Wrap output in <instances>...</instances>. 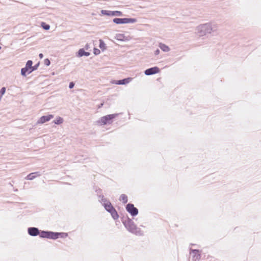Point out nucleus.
<instances>
[{
	"label": "nucleus",
	"instance_id": "f257e3e1",
	"mask_svg": "<svg viewBox=\"0 0 261 261\" xmlns=\"http://www.w3.org/2000/svg\"><path fill=\"white\" fill-rule=\"evenodd\" d=\"M121 219L122 223L128 231L137 235L141 234L140 229L137 227L134 221L127 215L122 217Z\"/></svg>",
	"mask_w": 261,
	"mask_h": 261
},
{
	"label": "nucleus",
	"instance_id": "f03ea898",
	"mask_svg": "<svg viewBox=\"0 0 261 261\" xmlns=\"http://www.w3.org/2000/svg\"><path fill=\"white\" fill-rule=\"evenodd\" d=\"M68 236L66 232H54L47 230H41L40 237L48 239L56 240L59 238H65Z\"/></svg>",
	"mask_w": 261,
	"mask_h": 261
},
{
	"label": "nucleus",
	"instance_id": "7ed1b4c3",
	"mask_svg": "<svg viewBox=\"0 0 261 261\" xmlns=\"http://www.w3.org/2000/svg\"><path fill=\"white\" fill-rule=\"evenodd\" d=\"M216 30L215 27H213L210 23L201 24L197 27L198 34L199 36H203L207 34H210L212 31Z\"/></svg>",
	"mask_w": 261,
	"mask_h": 261
},
{
	"label": "nucleus",
	"instance_id": "20e7f679",
	"mask_svg": "<svg viewBox=\"0 0 261 261\" xmlns=\"http://www.w3.org/2000/svg\"><path fill=\"white\" fill-rule=\"evenodd\" d=\"M118 115V114L107 115L101 117L97 121V123L100 125L110 124L113 122V120Z\"/></svg>",
	"mask_w": 261,
	"mask_h": 261
},
{
	"label": "nucleus",
	"instance_id": "39448f33",
	"mask_svg": "<svg viewBox=\"0 0 261 261\" xmlns=\"http://www.w3.org/2000/svg\"><path fill=\"white\" fill-rule=\"evenodd\" d=\"M105 210L111 214L112 217L114 220H117L119 218V215L115 208V207L112 205L111 202H107V203H104L102 204Z\"/></svg>",
	"mask_w": 261,
	"mask_h": 261
},
{
	"label": "nucleus",
	"instance_id": "423d86ee",
	"mask_svg": "<svg viewBox=\"0 0 261 261\" xmlns=\"http://www.w3.org/2000/svg\"><path fill=\"white\" fill-rule=\"evenodd\" d=\"M31 64H33V61L32 60H28L27 62L25 67L22 68L21 69V74L22 76L25 77L28 74L33 72L31 68Z\"/></svg>",
	"mask_w": 261,
	"mask_h": 261
},
{
	"label": "nucleus",
	"instance_id": "0eeeda50",
	"mask_svg": "<svg viewBox=\"0 0 261 261\" xmlns=\"http://www.w3.org/2000/svg\"><path fill=\"white\" fill-rule=\"evenodd\" d=\"M126 211L132 216L135 217L139 213L138 209L133 203H128L125 207Z\"/></svg>",
	"mask_w": 261,
	"mask_h": 261
},
{
	"label": "nucleus",
	"instance_id": "6e6552de",
	"mask_svg": "<svg viewBox=\"0 0 261 261\" xmlns=\"http://www.w3.org/2000/svg\"><path fill=\"white\" fill-rule=\"evenodd\" d=\"M41 230L35 227H30L28 228V234L32 237H36L40 235Z\"/></svg>",
	"mask_w": 261,
	"mask_h": 261
},
{
	"label": "nucleus",
	"instance_id": "1a4fd4ad",
	"mask_svg": "<svg viewBox=\"0 0 261 261\" xmlns=\"http://www.w3.org/2000/svg\"><path fill=\"white\" fill-rule=\"evenodd\" d=\"M160 71V68L157 66H154L146 69L144 71V73L146 75H151L158 73Z\"/></svg>",
	"mask_w": 261,
	"mask_h": 261
},
{
	"label": "nucleus",
	"instance_id": "9d476101",
	"mask_svg": "<svg viewBox=\"0 0 261 261\" xmlns=\"http://www.w3.org/2000/svg\"><path fill=\"white\" fill-rule=\"evenodd\" d=\"M190 253L192 254V259L193 260H199L200 259L201 255L199 253V250L190 248Z\"/></svg>",
	"mask_w": 261,
	"mask_h": 261
},
{
	"label": "nucleus",
	"instance_id": "9b49d317",
	"mask_svg": "<svg viewBox=\"0 0 261 261\" xmlns=\"http://www.w3.org/2000/svg\"><path fill=\"white\" fill-rule=\"evenodd\" d=\"M53 117H54V115H51V114L42 116L38 120L37 123L43 124L45 122L49 121Z\"/></svg>",
	"mask_w": 261,
	"mask_h": 261
},
{
	"label": "nucleus",
	"instance_id": "f8f14e48",
	"mask_svg": "<svg viewBox=\"0 0 261 261\" xmlns=\"http://www.w3.org/2000/svg\"><path fill=\"white\" fill-rule=\"evenodd\" d=\"M90 55V53L86 51L84 48H80L77 53L76 56L78 57H82L84 56L88 57Z\"/></svg>",
	"mask_w": 261,
	"mask_h": 261
},
{
	"label": "nucleus",
	"instance_id": "ddd939ff",
	"mask_svg": "<svg viewBox=\"0 0 261 261\" xmlns=\"http://www.w3.org/2000/svg\"><path fill=\"white\" fill-rule=\"evenodd\" d=\"M131 81V78H125L122 80H118L116 81V84L117 85H125L128 84Z\"/></svg>",
	"mask_w": 261,
	"mask_h": 261
},
{
	"label": "nucleus",
	"instance_id": "4468645a",
	"mask_svg": "<svg viewBox=\"0 0 261 261\" xmlns=\"http://www.w3.org/2000/svg\"><path fill=\"white\" fill-rule=\"evenodd\" d=\"M40 174L39 172H35L33 173H30L26 177V179L28 180H33L36 176H40Z\"/></svg>",
	"mask_w": 261,
	"mask_h": 261
},
{
	"label": "nucleus",
	"instance_id": "2eb2a0df",
	"mask_svg": "<svg viewBox=\"0 0 261 261\" xmlns=\"http://www.w3.org/2000/svg\"><path fill=\"white\" fill-rule=\"evenodd\" d=\"M137 21V19L135 18H124V24L133 23Z\"/></svg>",
	"mask_w": 261,
	"mask_h": 261
},
{
	"label": "nucleus",
	"instance_id": "dca6fc26",
	"mask_svg": "<svg viewBox=\"0 0 261 261\" xmlns=\"http://www.w3.org/2000/svg\"><path fill=\"white\" fill-rule=\"evenodd\" d=\"M113 22L117 24H124V18H115Z\"/></svg>",
	"mask_w": 261,
	"mask_h": 261
},
{
	"label": "nucleus",
	"instance_id": "f3484780",
	"mask_svg": "<svg viewBox=\"0 0 261 261\" xmlns=\"http://www.w3.org/2000/svg\"><path fill=\"white\" fill-rule=\"evenodd\" d=\"M159 47L163 51L165 52H168L170 50L169 47L165 44L160 43Z\"/></svg>",
	"mask_w": 261,
	"mask_h": 261
},
{
	"label": "nucleus",
	"instance_id": "a211bd4d",
	"mask_svg": "<svg viewBox=\"0 0 261 261\" xmlns=\"http://www.w3.org/2000/svg\"><path fill=\"white\" fill-rule=\"evenodd\" d=\"M119 200L122 201L123 203H126L127 202V196L124 194H122L120 195Z\"/></svg>",
	"mask_w": 261,
	"mask_h": 261
},
{
	"label": "nucleus",
	"instance_id": "6ab92c4d",
	"mask_svg": "<svg viewBox=\"0 0 261 261\" xmlns=\"http://www.w3.org/2000/svg\"><path fill=\"white\" fill-rule=\"evenodd\" d=\"M99 47L102 50H105L106 49V45L105 42L101 40H99Z\"/></svg>",
	"mask_w": 261,
	"mask_h": 261
},
{
	"label": "nucleus",
	"instance_id": "aec40b11",
	"mask_svg": "<svg viewBox=\"0 0 261 261\" xmlns=\"http://www.w3.org/2000/svg\"><path fill=\"white\" fill-rule=\"evenodd\" d=\"M63 122V119L61 117H58L56 118L55 120L54 121V123L56 124H61Z\"/></svg>",
	"mask_w": 261,
	"mask_h": 261
},
{
	"label": "nucleus",
	"instance_id": "412c9836",
	"mask_svg": "<svg viewBox=\"0 0 261 261\" xmlns=\"http://www.w3.org/2000/svg\"><path fill=\"white\" fill-rule=\"evenodd\" d=\"M123 15L122 12L119 11H112L111 12V16H120Z\"/></svg>",
	"mask_w": 261,
	"mask_h": 261
},
{
	"label": "nucleus",
	"instance_id": "4be33fe9",
	"mask_svg": "<svg viewBox=\"0 0 261 261\" xmlns=\"http://www.w3.org/2000/svg\"><path fill=\"white\" fill-rule=\"evenodd\" d=\"M41 26L44 30L46 31H47L50 29V25L44 22H41Z\"/></svg>",
	"mask_w": 261,
	"mask_h": 261
},
{
	"label": "nucleus",
	"instance_id": "5701e85b",
	"mask_svg": "<svg viewBox=\"0 0 261 261\" xmlns=\"http://www.w3.org/2000/svg\"><path fill=\"white\" fill-rule=\"evenodd\" d=\"M124 35L122 34H117L116 36V39L119 41H124Z\"/></svg>",
	"mask_w": 261,
	"mask_h": 261
},
{
	"label": "nucleus",
	"instance_id": "b1692460",
	"mask_svg": "<svg viewBox=\"0 0 261 261\" xmlns=\"http://www.w3.org/2000/svg\"><path fill=\"white\" fill-rule=\"evenodd\" d=\"M111 12H112V11H110V10H101V13L104 15L111 16Z\"/></svg>",
	"mask_w": 261,
	"mask_h": 261
},
{
	"label": "nucleus",
	"instance_id": "393cba45",
	"mask_svg": "<svg viewBox=\"0 0 261 261\" xmlns=\"http://www.w3.org/2000/svg\"><path fill=\"white\" fill-rule=\"evenodd\" d=\"M99 197H101L100 202L102 203V204L104 203H107V202H110L107 198H105L103 195H99Z\"/></svg>",
	"mask_w": 261,
	"mask_h": 261
},
{
	"label": "nucleus",
	"instance_id": "a878e982",
	"mask_svg": "<svg viewBox=\"0 0 261 261\" xmlns=\"http://www.w3.org/2000/svg\"><path fill=\"white\" fill-rule=\"evenodd\" d=\"M39 62H38V63H37L36 65H35L34 66H33V64H31V70L32 71H34L36 70L37 69V68H38L39 66Z\"/></svg>",
	"mask_w": 261,
	"mask_h": 261
},
{
	"label": "nucleus",
	"instance_id": "bb28decb",
	"mask_svg": "<svg viewBox=\"0 0 261 261\" xmlns=\"http://www.w3.org/2000/svg\"><path fill=\"white\" fill-rule=\"evenodd\" d=\"M100 53V51L99 49L94 48L93 49V54L95 55H98Z\"/></svg>",
	"mask_w": 261,
	"mask_h": 261
},
{
	"label": "nucleus",
	"instance_id": "cd10ccee",
	"mask_svg": "<svg viewBox=\"0 0 261 261\" xmlns=\"http://www.w3.org/2000/svg\"><path fill=\"white\" fill-rule=\"evenodd\" d=\"M44 64L47 66H48L50 65V61H49V60L48 59H45L44 60Z\"/></svg>",
	"mask_w": 261,
	"mask_h": 261
},
{
	"label": "nucleus",
	"instance_id": "c85d7f7f",
	"mask_svg": "<svg viewBox=\"0 0 261 261\" xmlns=\"http://www.w3.org/2000/svg\"><path fill=\"white\" fill-rule=\"evenodd\" d=\"M74 85L75 84H74V82H70L69 84V89H72L74 87Z\"/></svg>",
	"mask_w": 261,
	"mask_h": 261
},
{
	"label": "nucleus",
	"instance_id": "c756f323",
	"mask_svg": "<svg viewBox=\"0 0 261 261\" xmlns=\"http://www.w3.org/2000/svg\"><path fill=\"white\" fill-rule=\"evenodd\" d=\"M160 53V50L159 49H157L154 51L155 55H158Z\"/></svg>",
	"mask_w": 261,
	"mask_h": 261
},
{
	"label": "nucleus",
	"instance_id": "7c9ffc66",
	"mask_svg": "<svg viewBox=\"0 0 261 261\" xmlns=\"http://www.w3.org/2000/svg\"><path fill=\"white\" fill-rule=\"evenodd\" d=\"M39 58H40V59L43 58V54H42V53L39 54Z\"/></svg>",
	"mask_w": 261,
	"mask_h": 261
},
{
	"label": "nucleus",
	"instance_id": "2f4dec72",
	"mask_svg": "<svg viewBox=\"0 0 261 261\" xmlns=\"http://www.w3.org/2000/svg\"><path fill=\"white\" fill-rule=\"evenodd\" d=\"M85 48L86 49H88V48H89V45L88 44H86V45H85Z\"/></svg>",
	"mask_w": 261,
	"mask_h": 261
},
{
	"label": "nucleus",
	"instance_id": "473e14b6",
	"mask_svg": "<svg viewBox=\"0 0 261 261\" xmlns=\"http://www.w3.org/2000/svg\"><path fill=\"white\" fill-rule=\"evenodd\" d=\"M1 48V47L0 46V49Z\"/></svg>",
	"mask_w": 261,
	"mask_h": 261
}]
</instances>
